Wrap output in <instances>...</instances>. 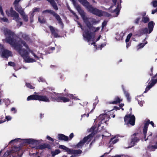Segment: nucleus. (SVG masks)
I'll return each instance as SVG.
<instances>
[{
	"label": "nucleus",
	"instance_id": "nucleus-64",
	"mask_svg": "<svg viewBox=\"0 0 157 157\" xmlns=\"http://www.w3.org/2000/svg\"><path fill=\"white\" fill-rule=\"evenodd\" d=\"M32 53L33 55L34 56V57L36 59H39V57L36 56V55L33 52H32Z\"/></svg>",
	"mask_w": 157,
	"mask_h": 157
},
{
	"label": "nucleus",
	"instance_id": "nucleus-49",
	"mask_svg": "<svg viewBox=\"0 0 157 157\" xmlns=\"http://www.w3.org/2000/svg\"><path fill=\"white\" fill-rule=\"evenodd\" d=\"M140 17H138L136 18L134 21V23L136 24H139V22L140 20Z\"/></svg>",
	"mask_w": 157,
	"mask_h": 157
},
{
	"label": "nucleus",
	"instance_id": "nucleus-51",
	"mask_svg": "<svg viewBox=\"0 0 157 157\" xmlns=\"http://www.w3.org/2000/svg\"><path fill=\"white\" fill-rule=\"evenodd\" d=\"M8 64L9 66H11L15 67L16 66L15 63L14 62H13L10 61L8 62Z\"/></svg>",
	"mask_w": 157,
	"mask_h": 157
},
{
	"label": "nucleus",
	"instance_id": "nucleus-18",
	"mask_svg": "<svg viewBox=\"0 0 157 157\" xmlns=\"http://www.w3.org/2000/svg\"><path fill=\"white\" fill-rule=\"evenodd\" d=\"M20 1H14V4L15 10L18 11L20 14L22 13L24 11L21 6L19 5V2Z\"/></svg>",
	"mask_w": 157,
	"mask_h": 157
},
{
	"label": "nucleus",
	"instance_id": "nucleus-20",
	"mask_svg": "<svg viewBox=\"0 0 157 157\" xmlns=\"http://www.w3.org/2000/svg\"><path fill=\"white\" fill-rule=\"evenodd\" d=\"M122 101V99H121L119 97L117 96L114 98L113 101L108 102H107V104H116L120 103Z\"/></svg>",
	"mask_w": 157,
	"mask_h": 157
},
{
	"label": "nucleus",
	"instance_id": "nucleus-1",
	"mask_svg": "<svg viewBox=\"0 0 157 157\" xmlns=\"http://www.w3.org/2000/svg\"><path fill=\"white\" fill-rule=\"evenodd\" d=\"M4 33L6 36V42L12 46L14 47L15 49L25 59L28 56L29 53L25 49H22V45L16 41L14 38L15 34L10 30L6 29L4 30Z\"/></svg>",
	"mask_w": 157,
	"mask_h": 157
},
{
	"label": "nucleus",
	"instance_id": "nucleus-57",
	"mask_svg": "<svg viewBox=\"0 0 157 157\" xmlns=\"http://www.w3.org/2000/svg\"><path fill=\"white\" fill-rule=\"evenodd\" d=\"M153 67H152L151 68V72L149 73V75L150 76H151L153 75Z\"/></svg>",
	"mask_w": 157,
	"mask_h": 157
},
{
	"label": "nucleus",
	"instance_id": "nucleus-13",
	"mask_svg": "<svg viewBox=\"0 0 157 157\" xmlns=\"http://www.w3.org/2000/svg\"><path fill=\"white\" fill-rule=\"evenodd\" d=\"M90 135H88L86 136L83 139L80 141L76 145V146L77 148H82L84 144L87 141H89V137Z\"/></svg>",
	"mask_w": 157,
	"mask_h": 157
},
{
	"label": "nucleus",
	"instance_id": "nucleus-33",
	"mask_svg": "<svg viewBox=\"0 0 157 157\" xmlns=\"http://www.w3.org/2000/svg\"><path fill=\"white\" fill-rule=\"evenodd\" d=\"M20 14L22 18L25 21L27 22L28 21V16L27 15L25 14L24 11L22 12V14L21 13Z\"/></svg>",
	"mask_w": 157,
	"mask_h": 157
},
{
	"label": "nucleus",
	"instance_id": "nucleus-2",
	"mask_svg": "<svg viewBox=\"0 0 157 157\" xmlns=\"http://www.w3.org/2000/svg\"><path fill=\"white\" fill-rule=\"evenodd\" d=\"M48 96L49 98L50 101H57L58 102H69L70 100L69 98H67L64 96H56L58 94V93L55 92H52L47 91Z\"/></svg>",
	"mask_w": 157,
	"mask_h": 157
},
{
	"label": "nucleus",
	"instance_id": "nucleus-22",
	"mask_svg": "<svg viewBox=\"0 0 157 157\" xmlns=\"http://www.w3.org/2000/svg\"><path fill=\"white\" fill-rule=\"evenodd\" d=\"M58 136V139L59 140H63L65 141H67L69 140L68 137L63 134H59Z\"/></svg>",
	"mask_w": 157,
	"mask_h": 157
},
{
	"label": "nucleus",
	"instance_id": "nucleus-6",
	"mask_svg": "<svg viewBox=\"0 0 157 157\" xmlns=\"http://www.w3.org/2000/svg\"><path fill=\"white\" fill-rule=\"evenodd\" d=\"M6 12L7 15L13 17V19L15 20L16 22H18V20L21 19V18L19 17L18 13L13 10L12 7L10 8V11L6 10Z\"/></svg>",
	"mask_w": 157,
	"mask_h": 157
},
{
	"label": "nucleus",
	"instance_id": "nucleus-46",
	"mask_svg": "<svg viewBox=\"0 0 157 157\" xmlns=\"http://www.w3.org/2000/svg\"><path fill=\"white\" fill-rule=\"evenodd\" d=\"M153 86L150 83L149 84V83L148 85L147 86L146 89L145 90L144 92V93L146 92L148 90L151 88Z\"/></svg>",
	"mask_w": 157,
	"mask_h": 157
},
{
	"label": "nucleus",
	"instance_id": "nucleus-59",
	"mask_svg": "<svg viewBox=\"0 0 157 157\" xmlns=\"http://www.w3.org/2000/svg\"><path fill=\"white\" fill-rule=\"evenodd\" d=\"M5 119H6L7 121H10L11 119V117L10 116H6Z\"/></svg>",
	"mask_w": 157,
	"mask_h": 157
},
{
	"label": "nucleus",
	"instance_id": "nucleus-8",
	"mask_svg": "<svg viewBox=\"0 0 157 157\" xmlns=\"http://www.w3.org/2000/svg\"><path fill=\"white\" fill-rule=\"evenodd\" d=\"M83 36L88 42L90 41L94 37V33L88 29H86L84 30Z\"/></svg>",
	"mask_w": 157,
	"mask_h": 157
},
{
	"label": "nucleus",
	"instance_id": "nucleus-39",
	"mask_svg": "<svg viewBox=\"0 0 157 157\" xmlns=\"http://www.w3.org/2000/svg\"><path fill=\"white\" fill-rule=\"evenodd\" d=\"M150 149L152 151H154L155 149H157V141L154 143V145L150 147Z\"/></svg>",
	"mask_w": 157,
	"mask_h": 157
},
{
	"label": "nucleus",
	"instance_id": "nucleus-50",
	"mask_svg": "<svg viewBox=\"0 0 157 157\" xmlns=\"http://www.w3.org/2000/svg\"><path fill=\"white\" fill-rule=\"evenodd\" d=\"M40 8H33L32 11L33 13H35L36 12H39L40 11Z\"/></svg>",
	"mask_w": 157,
	"mask_h": 157
},
{
	"label": "nucleus",
	"instance_id": "nucleus-31",
	"mask_svg": "<svg viewBox=\"0 0 157 157\" xmlns=\"http://www.w3.org/2000/svg\"><path fill=\"white\" fill-rule=\"evenodd\" d=\"M12 149V150H11L12 151V154L13 153H16L15 152L20 150L21 149V147L20 146L17 147L16 146H14L13 147Z\"/></svg>",
	"mask_w": 157,
	"mask_h": 157
},
{
	"label": "nucleus",
	"instance_id": "nucleus-61",
	"mask_svg": "<svg viewBox=\"0 0 157 157\" xmlns=\"http://www.w3.org/2000/svg\"><path fill=\"white\" fill-rule=\"evenodd\" d=\"M95 128H96V127H95L94 126H92L90 128V131L91 132H93L94 131V130L95 129Z\"/></svg>",
	"mask_w": 157,
	"mask_h": 157
},
{
	"label": "nucleus",
	"instance_id": "nucleus-26",
	"mask_svg": "<svg viewBox=\"0 0 157 157\" xmlns=\"http://www.w3.org/2000/svg\"><path fill=\"white\" fill-rule=\"evenodd\" d=\"M46 148L49 149H51L52 148L50 145L47 144H44L42 145H40L37 147V149H43Z\"/></svg>",
	"mask_w": 157,
	"mask_h": 157
},
{
	"label": "nucleus",
	"instance_id": "nucleus-5",
	"mask_svg": "<svg viewBox=\"0 0 157 157\" xmlns=\"http://www.w3.org/2000/svg\"><path fill=\"white\" fill-rule=\"evenodd\" d=\"M42 13L43 14L49 13L55 17L56 19L58 21V23L62 26V28H63L64 24L62 21V20L60 16L54 11L51 10H46L43 11Z\"/></svg>",
	"mask_w": 157,
	"mask_h": 157
},
{
	"label": "nucleus",
	"instance_id": "nucleus-32",
	"mask_svg": "<svg viewBox=\"0 0 157 157\" xmlns=\"http://www.w3.org/2000/svg\"><path fill=\"white\" fill-rule=\"evenodd\" d=\"M150 21V19L147 15L146 17H142V19L141 21L144 22V23H148Z\"/></svg>",
	"mask_w": 157,
	"mask_h": 157
},
{
	"label": "nucleus",
	"instance_id": "nucleus-12",
	"mask_svg": "<svg viewBox=\"0 0 157 157\" xmlns=\"http://www.w3.org/2000/svg\"><path fill=\"white\" fill-rule=\"evenodd\" d=\"M89 12L99 17H101L103 15L101 10L94 8L93 7H92Z\"/></svg>",
	"mask_w": 157,
	"mask_h": 157
},
{
	"label": "nucleus",
	"instance_id": "nucleus-28",
	"mask_svg": "<svg viewBox=\"0 0 157 157\" xmlns=\"http://www.w3.org/2000/svg\"><path fill=\"white\" fill-rule=\"evenodd\" d=\"M52 7L53 9L56 10H58V8L55 1H48Z\"/></svg>",
	"mask_w": 157,
	"mask_h": 157
},
{
	"label": "nucleus",
	"instance_id": "nucleus-48",
	"mask_svg": "<svg viewBox=\"0 0 157 157\" xmlns=\"http://www.w3.org/2000/svg\"><path fill=\"white\" fill-rule=\"evenodd\" d=\"M22 36L24 39L26 40H28L29 39V36L26 34H23L22 35Z\"/></svg>",
	"mask_w": 157,
	"mask_h": 157
},
{
	"label": "nucleus",
	"instance_id": "nucleus-56",
	"mask_svg": "<svg viewBox=\"0 0 157 157\" xmlns=\"http://www.w3.org/2000/svg\"><path fill=\"white\" fill-rule=\"evenodd\" d=\"M46 139H48V140L51 141L52 142H53L54 141V139H53L52 138H51L50 136H48L46 137Z\"/></svg>",
	"mask_w": 157,
	"mask_h": 157
},
{
	"label": "nucleus",
	"instance_id": "nucleus-25",
	"mask_svg": "<svg viewBox=\"0 0 157 157\" xmlns=\"http://www.w3.org/2000/svg\"><path fill=\"white\" fill-rule=\"evenodd\" d=\"M155 24V23L153 21L149 22L148 24V29L149 31V34L153 30Z\"/></svg>",
	"mask_w": 157,
	"mask_h": 157
},
{
	"label": "nucleus",
	"instance_id": "nucleus-55",
	"mask_svg": "<svg viewBox=\"0 0 157 157\" xmlns=\"http://www.w3.org/2000/svg\"><path fill=\"white\" fill-rule=\"evenodd\" d=\"M20 139H21L20 138H17V139H15L14 140H11V141H10V142L9 143V144H10L11 143H13V142H17V141H18V140H20Z\"/></svg>",
	"mask_w": 157,
	"mask_h": 157
},
{
	"label": "nucleus",
	"instance_id": "nucleus-60",
	"mask_svg": "<svg viewBox=\"0 0 157 157\" xmlns=\"http://www.w3.org/2000/svg\"><path fill=\"white\" fill-rule=\"evenodd\" d=\"M0 12L1 14L3 16L4 15V13L3 11L2 7L1 6H0Z\"/></svg>",
	"mask_w": 157,
	"mask_h": 157
},
{
	"label": "nucleus",
	"instance_id": "nucleus-35",
	"mask_svg": "<svg viewBox=\"0 0 157 157\" xmlns=\"http://www.w3.org/2000/svg\"><path fill=\"white\" fill-rule=\"evenodd\" d=\"M24 59L27 63H33L36 61L34 59L29 57V56Z\"/></svg>",
	"mask_w": 157,
	"mask_h": 157
},
{
	"label": "nucleus",
	"instance_id": "nucleus-63",
	"mask_svg": "<svg viewBox=\"0 0 157 157\" xmlns=\"http://www.w3.org/2000/svg\"><path fill=\"white\" fill-rule=\"evenodd\" d=\"M11 110L12 112L13 111V113H15L17 112V110L14 107H13L11 109Z\"/></svg>",
	"mask_w": 157,
	"mask_h": 157
},
{
	"label": "nucleus",
	"instance_id": "nucleus-24",
	"mask_svg": "<svg viewBox=\"0 0 157 157\" xmlns=\"http://www.w3.org/2000/svg\"><path fill=\"white\" fill-rule=\"evenodd\" d=\"M49 28L52 35H53L54 37L56 38L59 36L57 33V30H56L57 32H56L54 28L52 26L50 25L49 26Z\"/></svg>",
	"mask_w": 157,
	"mask_h": 157
},
{
	"label": "nucleus",
	"instance_id": "nucleus-10",
	"mask_svg": "<svg viewBox=\"0 0 157 157\" xmlns=\"http://www.w3.org/2000/svg\"><path fill=\"white\" fill-rule=\"evenodd\" d=\"M137 134V133H135L131 136V140L129 143V145L130 146L128 148L133 146L139 140V139L136 136Z\"/></svg>",
	"mask_w": 157,
	"mask_h": 157
},
{
	"label": "nucleus",
	"instance_id": "nucleus-37",
	"mask_svg": "<svg viewBox=\"0 0 157 157\" xmlns=\"http://www.w3.org/2000/svg\"><path fill=\"white\" fill-rule=\"evenodd\" d=\"M97 132H98V131H97V130L94 129V131L93 132H91V133L89 135H90L88 137V139L89 140V142H90L91 141V138L93 137L94 136V135L97 133Z\"/></svg>",
	"mask_w": 157,
	"mask_h": 157
},
{
	"label": "nucleus",
	"instance_id": "nucleus-54",
	"mask_svg": "<svg viewBox=\"0 0 157 157\" xmlns=\"http://www.w3.org/2000/svg\"><path fill=\"white\" fill-rule=\"evenodd\" d=\"M152 3L154 7H155L157 6V1H153Z\"/></svg>",
	"mask_w": 157,
	"mask_h": 157
},
{
	"label": "nucleus",
	"instance_id": "nucleus-42",
	"mask_svg": "<svg viewBox=\"0 0 157 157\" xmlns=\"http://www.w3.org/2000/svg\"><path fill=\"white\" fill-rule=\"evenodd\" d=\"M156 77H155V78H153L152 77V79L151 80V82L150 83L152 85L154 86V85L157 82V78L155 79Z\"/></svg>",
	"mask_w": 157,
	"mask_h": 157
},
{
	"label": "nucleus",
	"instance_id": "nucleus-62",
	"mask_svg": "<svg viewBox=\"0 0 157 157\" xmlns=\"http://www.w3.org/2000/svg\"><path fill=\"white\" fill-rule=\"evenodd\" d=\"M144 102V101H138V104L140 105V106H143V104Z\"/></svg>",
	"mask_w": 157,
	"mask_h": 157
},
{
	"label": "nucleus",
	"instance_id": "nucleus-41",
	"mask_svg": "<svg viewBox=\"0 0 157 157\" xmlns=\"http://www.w3.org/2000/svg\"><path fill=\"white\" fill-rule=\"evenodd\" d=\"M21 42V43L23 44V45L28 50L29 49V47L28 45L27 44L26 42L24 41V40L20 39V40L19 41Z\"/></svg>",
	"mask_w": 157,
	"mask_h": 157
},
{
	"label": "nucleus",
	"instance_id": "nucleus-45",
	"mask_svg": "<svg viewBox=\"0 0 157 157\" xmlns=\"http://www.w3.org/2000/svg\"><path fill=\"white\" fill-rule=\"evenodd\" d=\"M26 86L28 88L32 89H33L34 88V87L32 85L29 83L26 82L25 84Z\"/></svg>",
	"mask_w": 157,
	"mask_h": 157
},
{
	"label": "nucleus",
	"instance_id": "nucleus-43",
	"mask_svg": "<svg viewBox=\"0 0 157 157\" xmlns=\"http://www.w3.org/2000/svg\"><path fill=\"white\" fill-rule=\"evenodd\" d=\"M107 116V114H101L100 115V116H99L100 117V118H102L101 119L102 122L103 121L104 122L106 123V122H107V121H104L105 120V117H106Z\"/></svg>",
	"mask_w": 157,
	"mask_h": 157
},
{
	"label": "nucleus",
	"instance_id": "nucleus-36",
	"mask_svg": "<svg viewBox=\"0 0 157 157\" xmlns=\"http://www.w3.org/2000/svg\"><path fill=\"white\" fill-rule=\"evenodd\" d=\"M118 141V139H115L114 138H111L109 140V143L110 144H113Z\"/></svg>",
	"mask_w": 157,
	"mask_h": 157
},
{
	"label": "nucleus",
	"instance_id": "nucleus-11",
	"mask_svg": "<svg viewBox=\"0 0 157 157\" xmlns=\"http://www.w3.org/2000/svg\"><path fill=\"white\" fill-rule=\"evenodd\" d=\"M1 56L3 58H7L10 56H12L13 54L11 51L7 49H4L2 51Z\"/></svg>",
	"mask_w": 157,
	"mask_h": 157
},
{
	"label": "nucleus",
	"instance_id": "nucleus-58",
	"mask_svg": "<svg viewBox=\"0 0 157 157\" xmlns=\"http://www.w3.org/2000/svg\"><path fill=\"white\" fill-rule=\"evenodd\" d=\"M1 20H2L4 22H7L8 21V20L7 18L6 17H3L1 18Z\"/></svg>",
	"mask_w": 157,
	"mask_h": 157
},
{
	"label": "nucleus",
	"instance_id": "nucleus-38",
	"mask_svg": "<svg viewBox=\"0 0 157 157\" xmlns=\"http://www.w3.org/2000/svg\"><path fill=\"white\" fill-rule=\"evenodd\" d=\"M38 21L41 23H44L46 20L43 16H39L38 17Z\"/></svg>",
	"mask_w": 157,
	"mask_h": 157
},
{
	"label": "nucleus",
	"instance_id": "nucleus-44",
	"mask_svg": "<svg viewBox=\"0 0 157 157\" xmlns=\"http://www.w3.org/2000/svg\"><path fill=\"white\" fill-rule=\"evenodd\" d=\"M132 35V33L129 34L127 36L125 40L126 43L128 42L130 40V38Z\"/></svg>",
	"mask_w": 157,
	"mask_h": 157
},
{
	"label": "nucleus",
	"instance_id": "nucleus-40",
	"mask_svg": "<svg viewBox=\"0 0 157 157\" xmlns=\"http://www.w3.org/2000/svg\"><path fill=\"white\" fill-rule=\"evenodd\" d=\"M21 42V43L23 44V45L28 50L29 49V47L28 45L27 44L26 42L24 41V40L20 39V40L19 41Z\"/></svg>",
	"mask_w": 157,
	"mask_h": 157
},
{
	"label": "nucleus",
	"instance_id": "nucleus-23",
	"mask_svg": "<svg viewBox=\"0 0 157 157\" xmlns=\"http://www.w3.org/2000/svg\"><path fill=\"white\" fill-rule=\"evenodd\" d=\"M121 87L122 88V89L123 91L124 94L125 95V97L127 98V101L128 102H130L131 101V98L130 96V94L127 91H126L124 88V86L123 85H122L121 86Z\"/></svg>",
	"mask_w": 157,
	"mask_h": 157
},
{
	"label": "nucleus",
	"instance_id": "nucleus-19",
	"mask_svg": "<svg viewBox=\"0 0 157 157\" xmlns=\"http://www.w3.org/2000/svg\"><path fill=\"white\" fill-rule=\"evenodd\" d=\"M82 5L85 6L89 12L93 6L90 4L87 1H78Z\"/></svg>",
	"mask_w": 157,
	"mask_h": 157
},
{
	"label": "nucleus",
	"instance_id": "nucleus-14",
	"mask_svg": "<svg viewBox=\"0 0 157 157\" xmlns=\"http://www.w3.org/2000/svg\"><path fill=\"white\" fill-rule=\"evenodd\" d=\"M38 100L40 101H44L46 102H50V100L48 96L47 91V92L46 95H38Z\"/></svg>",
	"mask_w": 157,
	"mask_h": 157
},
{
	"label": "nucleus",
	"instance_id": "nucleus-15",
	"mask_svg": "<svg viewBox=\"0 0 157 157\" xmlns=\"http://www.w3.org/2000/svg\"><path fill=\"white\" fill-rule=\"evenodd\" d=\"M148 30L147 28L146 27L144 28L140 29L136 32V35L140 36L149 33Z\"/></svg>",
	"mask_w": 157,
	"mask_h": 157
},
{
	"label": "nucleus",
	"instance_id": "nucleus-52",
	"mask_svg": "<svg viewBox=\"0 0 157 157\" xmlns=\"http://www.w3.org/2000/svg\"><path fill=\"white\" fill-rule=\"evenodd\" d=\"M107 22L106 21H104L102 24V29H103L105 27L107 24Z\"/></svg>",
	"mask_w": 157,
	"mask_h": 157
},
{
	"label": "nucleus",
	"instance_id": "nucleus-3",
	"mask_svg": "<svg viewBox=\"0 0 157 157\" xmlns=\"http://www.w3.org/2000/svg\"><path fill=\"white\" fill-rule=\"evenodd\" d=\"M77 10L81 15L84 22L86 24V25L89 29H90L92 27V25L91 24L89 21V18L87 17L85 15V13L84 10H82L79 5L76 6Z\"/></svg>",
	"mask_w": 157,
	"mask_h": 157
},
{
	"label": "nucleus",
	"instance_id": "nucleus-21",
	"mask_svg": "<svg viewBox=\"0 0 157 157\" xmlns=\"http://www.w3.org/2000/svg\"><path fill=\"white\" fill-rule=\"evenodd\" d=\"M64 91L66 92V93H65L64 94H63V96H66L68 98H68L69 99V98L72 99H73L74 100H76L77 99V97L75 96L74 95H73V94H70L68 93V90H67L66 89H65L64 90Z\"/></svg>",
	"mask_w": 157,
	"mask_h": 157
},
{
	"label": "nucleus",
	"instance_id": "nucleus-17",
	"mask_svg": "<svg viewBox=\"0 0 157 157\" xmlns=\"http://www.w3.org/2000/svg\"><path fill=\"white\" fill-rule=\"evenodd\" d=\"M23 142L25 143L31 144H37L40 142V141L38 140H35L33 139H23Z\"/></svg>",
	"mask_w": 157,
	"mask_h": 157
},
{
	"label": "nucleus",
	"instance_id": "nucleus-16",
	"mask_svg": "<svg viewBox=\"0 0 157 157\" xmlns=\"http://www.w3.org/2000/svg\"><path fill=\"white\" fill-rule=\"evenodd\" d=\"M149 120H148L145 122L144 123V128L143 129V132L144 136V138L145 141H146L148 138H146V134L147 130L148 125L149 124Z\"/></svg>",
	"mask_w": 157,
	"mask_h": 157
},
{
	"label": "nucleus",
	"instance_id": "nucleus-27",
	"mask_svg": "<svg viewBox=\"0 0 157 157\" xmlns=\"http://www.w3.org/2000/svg\"><path fill=\"white\" fill-rule=\"evenodd\" d=\"M38 95L33 94L29 96L27 98V101L38 100Z\"/></svg>",
	"mask_w": 157,
	"mask_h": 157
},
{
	"label": "nucleus",
	"instance_id": "nucleus-4",
	"mask_svg": "<svg viewBox=\"0 0 157 157\" xmlns=\"http://www.w3.org/2000/svg\"><path fill=\"white\" fill-rule=\"evenodd\" d=\"M59 148L63 150L65 152H67V153L69 154L78 155L81 154L82 152V151L80 149H71L66 147L64 145H59Z\"/></svg>",
	"mask_w": 157,
	"mask_h": 157
},
{
	"label": "nucleus",
	"instance_id": "nucleus-34",
	"mask_svg": "<svg viewBox=\"0 0 157 157\" xmlns=\"http://www.w3.org/2000/svg\"><path fill=\"white\" fill-rule=\"evenodd\" d=\"M12 151H10L8 152V156L9 157H20L16 153H13L12 154Z\"/></svg>",
	"mask_w": 157,
	"mask_h": 157
},
{
	"label": "nucleus",
	"instance_id": "nucleus-30",
	"mask_svg": "<svg viewBox=\"0 0 157 157\" xmlns=\"http://www.w3.org/2000/svg\"><path fill=\"white\" fill-rule=\"evenodd\" d=\"M61 151L59 149H56L54 151H51V154L52 157H54L56 155L58 154Z\"/></svg>",
	"mask_w": 157,
	"mask_h": 157
},
{
	"label": "nucleus",
	"instance_id": "nucleus-53",
	"mask_svg": "<svg viewBox=\"0 0 157 157\" xmlns=\"http://www.w3.org/2000/svg\"><path fill=\"white\" fill-rule=\"evenodd\" d=\"M38 81L39 82H44L45 81L44 79L42 77H40L39 78Z\"/></svg>",
	"mask_w": 157,
	"mask_h": 157
},
{
	"label": "nucleus",
	"instance_id": "nucleus-47",
	"mask_svg": "<svg viewBox=\"0 0 157 157\" xmlns=\"http://www.w3.org/2000/svg\"><path fill=\"white\" fill-rule=\"evenodd\" d=\"M147 41H146V42L144 43H141L140 44L138 45V46L139 47V48H143L144 47V46H145V45L147 44Z\"/></svg>",
	"mask_w": 157,
	"mask_h": 157
},
{
	"label": "nucleus",
	"instance_id": "nucleus-29",
	"mask_svg": "<svg viewBox=\"0 0 157 157\" xmlns=\"http://www.w3.org/2000/svg\"><path fill=\"white\" fill-rule=\"evenodd\" d=\"M106 3V4L109 3H113V5H111L110 7L109 8V10H110L111 9H112L114 6H116L117 3V1H105Z\"/></svg>",
	"mask_w": 157,
	"mask_h": 157
},
{
	"label": "nucleus",
	"instance_id": "nucleus-7",
	"mask_svg": "<svg viewBox=\"0 0 157 157\" xmlns=\"http://www.w3.org/2000/svg\"><path fill=\"white\" fill-rule=\"evenodd\" d=\"M124 119L125 123L126 124H129L132 126L135 124V117L133 115L131 116L130 114L126 115L124 118Z\"/></svg>",
	"mask_w": 157,
	"mask_h": 157
},
{
	"label": "nucleus",
	"instance_id": "nucleus-9",
	"mask_svg": "<svg viewBox=\"0 0 157 157\" xmlns=\"http://www.w3.org/2000/svg\"><path fill=\"white\" fill-rule=\"evenodd\" d=\"M120 3H117V6H116V8L114 9L113 10L110 11V12L112 13L113 14V17H117L118 15L119 14L120 12V9L121 7V1H120Z\"/></svg>",
	"mask_w": 157,
	"mask_h": 157
}]
</instances>
